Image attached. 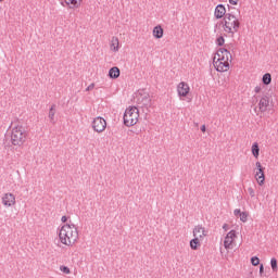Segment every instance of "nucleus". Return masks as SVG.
<instances>
[{"label":"nucleus","mask_w":278,"mask_h":278,"mask_svg":"<svg viewBox=\"0 0 278 278\" xmlns=\"http://www.w3.org/2000/svg\"><path fill=\"white\" fill-rule=\"evenodd\" d=\"M59 240L64 247H75L79 240V230L73 223L64 224L59 232Z\"/></svg>","instance_id":"1"},{"label":"nucleus","mask_w":278,"mask_h":278,"mask_svg":"<svg viewBox=\"0 0 278 278\" xmlns=\"http://www.w3.org/2000/svg\"><path fill=\"white\" fill-rule=\"evenodd\" d=\"M213 66L217 73H227L231 68V52L225 48L218 49L213 58Z\"/></svg>","instance_id":"2"},{"label":"nucleus","mask_w":278,"mask_h":278,"mask_svg":"<svg viewBox=\"0 0 278 278\" xmlns=\"http://www.w3.org/2000/svg\"><path fill=\"white\" fill-rule=\"evenodd\" d=\"M27 140V129L22 124H16L11 129V144L23 147Z\"/></svg>","instance_id":"3"},{"label":"nucleus","mask_w":278,"mask_h":278,"mask_svg":"<svg viewBox=\"0 0 278 278\" xmlns=\"http://www.w3.org/2000/svg\"><path fill=\"white\" fill-rule=\"evenodd\" d=\"M222 28L224 29L225 34H238L240 29V20L231 13H227L222 21Z\"/></svg>","instance_id":"4"},{"label":"nucleus","mask_w":278,"mask_h":278,"mask_svg":"<svg viewBox=\"0 0 278 278\" xmlns=\"http://www.w3.org/2000/svg\"><path fill=\"white\" fill-rule=\"evenodd\" d=\"M123 119L126 127L138 125V121H140V110L136 106H128L124 112Z\"/></svg>","instance_id":"5"},{"label":"nucleus","mask_w":278,"mask_h":278,"mask_svg":"<svg viewBox=\"0 0 278 278\" xmlns=\"http://www.w3.org/2000/svg\"><path fill=\"white\" fill-rule=\"evenodd\" d=\"M237 240H238V231L232 229L226 233V236L224 237L223 244L227 253H231V251H233V249L238 247Z\"/></svg>","instance_id":"6"},{"label":"nucleus","mask_w":278,"mask_h":278,"mask_svg":"<svg viewBox=\"0 0 278 278\" xmlns=\"http://www.w3.org/2000/svg\"><path fill=\"white\" fill-rule=\"evenodd\" d=\"M176 92L180 101H186V99H188L191 93L190 84H188L187 81L178 83L176 86Z\"/></svg>","instance_id":"7"},{"label":"nucleus","mask_w":278,"mask_h":278,"mask_svg":"<svg viewBox=\"0 0 278 278\" xmlns=\"http://www.w3.org/2000/svg\"><path fill=\"white\" fill-rule=\"evenodd\" d=\"M91 127L96 134H103L108 129V121L101 116H97L92 119Z\"/></svg>","instance_id":"8"},{"label":"nucleus","mask_w":278,"mask_h":278,"mask_svg":"<svg viewBox=\"0 0 278 278\" xmlns=\"http://www.w3.org/2000/svg\"><path fill=\"white\" fill-rule=\"evenodd\" d=\"M254 179L256 184H258V186H264V184H266V175L264 174V166H262V163L260 161L255 163Z\"/></svg>","instance_id":"9"},{"label":"nucleus","mask_w":278,"mask_h":278,"mask_svg":"<svg viewBox=\"0 0 278 278\" xmlns=\"http://www.w3.org/2000/svg\"><path fill=\"white\" fill-rule=\"evenodd\" d=\"M1 203L3 207L10 208L16 205V194L12 192H5L1 195Z\"/></svg>","instance_id":"10"},{"label":"nucleus","mask_w":278,"mask_h":278,"mask_svg":"<svg viewBox=\"0 0 278 278\" xmlns=\"http://www.w3.org/2000/svg\"><path fill=\"white\" fill-rule=\"evenodd\" d=\"M270 106V99L267 96H263L257 104L258 112L257 114H266L268 108Z\"/></svg>","instance_id":"11"},{"label":"nucleus","mask_w":278,"mask_h":278,"mask_svg":"<svg viewBox=\"0 0 278 278\" xmlns=\"http://www.w3.org/2000/svg\"><path fill=\"white\" fill-rule=\"evenodd\" d=\"M193 238H198L199 240H205L207 238V230L202 225L194 226L192 230Z\"/></svg>","instance_id":"12"},{"label":"nucleus","mask_w":278,"mask_h":278,"mask_svg":"<svg viewBox=\"0 0 278 278\" xmlns=\"http://www.w3.org/2000/svg\"><path fill=\"white\" fill-rule=\"evenodd\" d=\"M110 51H112V53H118V51H121V40L118 39V37L113 36L111 38Z\"/></svg>","instance_id":"13"},{"label":"nucleus","mask_w":278,"mask_h":278,"mask_svg":"<svg viewBox=\"0 0 278 278\" xmlns=\"http://www.w3.org/2000/svg\"><path fill=\"white\" fill-rule=\"evenodd\" d=\"M214 16L217 20L225 18V16H227V8H225L223 4H218L215 8Z\"/></svg>","instance_id":"14"},{"label":"nucleus","mask_w":278,"mask_h":278,"mask_svg":"<svg viewBox=\"0 0 278 278\" xmlns=\"http://www.w3.org/2000/svg\"><path fill=\"white\" fill-rule=\"evenodd\" d=\"M83 1L84 0H65V5H67L70 10H79Z\"/></svg>","instance_id":"15"},{"label":"nucleus","mask_w":278,"mask_h":278,"mask_svg":"<svg viewBox=\"0 0 278 278\" xmlns=\"http://www.w3.org/2000/svg\"><path fill=\"white\" fill-rule=\"evenodd\" d=\"M236 218H240L241 223H247L249 220V212H242L240 208L233 211Z\"/></svg>","instance_id":"16"},{"label":"nucleus","mask_w":278,"mask_h":278,"mask_svg":"<svg viewBox=\"0 0 278 278\" xmlns=\"http://www.w3.org/2000/svg\"><path fill=\"white\" fill-rule=\"evenodd\" d=\"M152 36L156 40H160L161 38H164V28L162 25H156L152 30Z\"/></svg>","instance_id":"17"},{"label":"nucleus","mask_w":278,"mask_h":278,"mask_svg":"<svg viewBox=\"0 0 278 278\" xmlns=\"http://www.w3.org/2000/svg\"><path fill=\"white\" fill-rule=\"evenodd\" d=\"M202 242H203L202 239H198L197 237H193V239H191L189 242V247L191 251H199V249H201Z\"/></svg>","instance_id":"18"},{"label":"nucleus","mask_w":278,"mask_h":278,"mask_svg":"<svg viewBox=\"0 0 278 278\" xmlns=\"http://www.w3.org/2000/svg\"><path fill=\"white\" fill-rule=\"evenodd\" d=\"M109 77L111 79H118L121 77V68H118L117 66L112 67L109 71Z\"/></svg>","instance_id":"19"},{"label":"nucleus","mask_w":278,"mask_h":278,"mask_svg":"<svg viewBox=\"0 0 278 278\" xmlns=\"http://www.w3.org/2000/svg\"><path fill=\"white\" fill-rule=\"evenodd\" d=\"M251 153L255 160L260 157V143L254 142L251 147Z\"/></svg>","instance_id":"20"},{"label":"nucleus","mask_w":278,"mask_h":278,"mask_svg":"<svg viewBox=\"0 0 278 278\" xmlns=\"http://www.w3.org/2000/svg\"><path fill=\"white\" fill-rule=\"evenodd\" d=\"M262 81L264 86H270V84H273V75H270V73L264 74Z\"/></svg>","instance_id":"21"},{"label":"nucleus","mask_w":278,"mask_h":278,"mask_svg":"<svg viewBox=\"0 0 278 278\" xmlns=\"http://www.w3.org/2000/svg\"><path fill=\"white\" fill-rule=\"evenodd\" d=\"M270 266H271L273 273H278V261L276 257L270 258Z\"/></svg>","instance_id":"22"},{"label":"nucleus","mask_w":278,"mask_h":278,"mask_svg":"<svg viewBox=\"0 0 278 278\" xmlns=\"http://www.w3.org/2000/svg\"><path fill=\"white\" fill-rule=\"evenodd\" d=\"M59 270L63 273V275H71V268H68V266L66 265H61L59 267Z\"/></svg>","instance_id":"23"},{"label":"nucleus","mask_w":278,"mask_h":278,"mask_svg":"<svg viewBox=\"0 0 278 278\" xmlns=\"http://www.w3.org/2000/svg\"><path fill=\"white\" fill-rule=\"evenodd\" d=\"M48 116H49L51 122L55 121V106L50 108Z\"/></svg>","instance_id":"24"},{"label":"nucleus","mask_w":278,"mask_h":278,"mask_svg":"<svg viewBox=\"0 0 278 278\" xmlns=\"http://www.w3.org/2000/svg\"><path fill=\"white\" fill-rule=\"evenodd\" d=\"M215 42H216L217 47H223L225 45V37H223V36L217 37Z\"/></svg>","instance_id":"25"},{"label":"nucleus","mask_w":278,"mask_h":278,"mask_svg":"<svg viewBox=\"0 0 278 278\" xmlns=\"http://www.w3.org/2000/svg\"><path fill=\"white\" fill-rule=\"evenodd\" d=\"M251 264H252V266H260V257L252 256L251 257Z\"/></svg>","instance_id":"26"},{"label":"nucleus","mask_w":278,"mask_h":278,"mask_svg":"<svg viewBox=\"0 0 278 278\" xmlns=\"http://www.w3.org/2000/svg\"><path fill=\"white\" fill-rule=\"evenodd\" d=\"M254 94H261L262 92V85H256L253 89Z\"/></svg>","instance_id":"27"},{"label":"nucleus","mask_w":278,"mask_h":278,"mask_svg":"<svg viewBox=\"0 0 278 278\" xmlns=\"http://www.w3.org/2000/svg\"><path fill=\"white\" fill-rule=\"evenodd\" d=\"M94 83H91L87 88H86V92H92V90H94Z\"/></svg>","instance_id":"28"},{"label":"nucleus","mask_w":278,"mask_h":278,"mask_svg":"<svg viewBox=\"0 0 278 278\" xmlns=\"http://www.w3.org/2000/svg\"><path fill=\"white\" fill-rule=\"evenodd\" d=\"M230 5H238L240 3V0H228Z\"/></svg>","instance_id":"29"},{"label":"nucleus","mask_w":278,"mask_h":278,"mask_svg":"<svg viewBox=\"0 0 278 278\" xmlns=\"http://www.w3.org/2000/svg\"><path fill=\"white\" fill-rule=\"evenodd\" d=\"M61 222L68 223V217L66 215L62 216Z\"/></svg>","instance_id":"30"},{"label":"nucleus","mask_w":278,"mask_h":278,"mask_svg":"<svg viewBox=\"0 0 278 278\" xmlns=\"http://www.w3.org/2000/svg\"><path fill=\"white\" fill-rule=\"evenodd\" d=\"M260 275H264V264L260 265Z\"/></svg>","instance_id":"31"},{"label":"nucleus","mask_w":278,"mask_h":278,"mask_svg":"<svg viewBox=\"0 0 278 278\" xmlns=\"http://www.w3.org/2000/svg\"><path fill=\"white\" fill-rule=\"evenodd\" d=\"M223 229H224V231H229V225L228 224H224L223 225Z\"/></svg>","instance_id":"32"},{"label":"nucleus","mask_w":278,"mask_h":278,"mask_svg":"<svg viewBox=\"0 0 278 278\" xmlns=\"http://www.w3.org/2000/svg\"><path fill=\"white\" fill-rule=\"evenodd\" d=\"M251 197H255V191L253 189H249Z\"/></svg>","instance_id":"33"},{"label":"nucleus","mask_w":278,"mask_h":278,"mask_svg":"<svg viewBox=\"0 0 278 278\" xmlns=\"http://www.w3.org/2000/svg\"><path fill=\"white\" fill-rule=\"evenodd\" d=\"M201 131H202L203 134H205V125H203V126L201 127Z\"/></svg>","instance_id":"34"},{"label":"nucleus","mask_w":278,"mask_h":278,"mask_svg":"<svg viewBox=\"0 0 278 278\" xmlns=\"http://www.w3.org/2000/svg\"><path fill=\"white\" fill-rule=\"evenodd\" d=\"M0 2H3V0H0Z\"/></svg>","instance_id":"35"}]
</instances>
